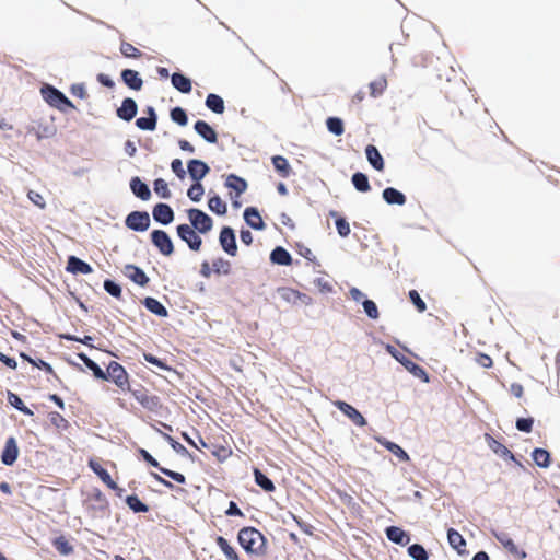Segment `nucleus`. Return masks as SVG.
I'll return each mask as SVG.
<instances>
[{"label": "nucleus", "instance_id": "1", "mask_svg": "<svg viewBox=\"0 0 560 560\" xmlns=\"http://www.w3.org/2000/svg\"><path fill=\"white\" fill-rule=\"evenodd\" d=\"M237 540L246 553L262 557L267 553L265 536L255 527H243L237 534Z\"/></svg>", "mask_w": 560, "mask_h": 560}, {"label": "nucleus", "instance_id": "2", "mask_svg": "<svg viewBox=\"0 0 560 560\" xmlns=\"http://www.w3.org/2000/svg\"><path fill=\"white\" fill-rule=\"evenodd\" d=\"M43 98L51 107L57 108L60 112H67V109H74L73 103L58 89L51 85H45L40 90Z\"/></svg>", "mask_w": 560, "mask_h": 560}, {"label": "nucleus", "instance_id": "3", "mask_svg": "<svg viewBox=\"0 0 560 560\" xmlns=\"http://www.w3.org/2000/svg\"><path fill=\"white\" fill-rule=\"evenodd\" d=\"M105 376L104 381H112L122 392L130 390L129 375L120 363L110 361Z\"/></svg>", "mask_w": 560, "mask_h": 560}, {"label": "nucleus", "instance_id": "4", "mask_svg": "<svg viewBox=\"0 0 560 560\" xmlns=\"http://www.w3.org/2000/svg\"><path fill=\"white\" fill-rule=\"evenodd\" d=\"M190 226L201 234H206L211 231L213 226L212 219L203 211L192 208L187 211Z\"/></svg>", "mask_w": 560, "mask_h": 560}, {"label": "nucleus", "instance_id": "5", "mask_svg": "<svg viewBox=\"0 0 560 560\" xmlns=\"http://www.w3.org/2000/svg\"><path fill=\"white\" fill-rule=\"evenodd\" d=\"M177 235L180 240H183L188 247L194 250H200L202 245L201 237L197 234L198 231L194 230L189 224H179L176 229Z\"/></svg>", "mask_w": 560, "mask_h": 560}, {"label": "nucleus", "instance_id": "6", "mask_svg": "<svg viewBox=\"0 0 560 560\" xmlns=\"http://www.w3.org/2000/svg\"><path fill=\"white\" fill-rule=\"evenodd\" d=\"M135 399L147 410L156 412L161 407V400L155 395H150L144 388L129 390Z\"/></svg>", "mask_w": 560, "mask_h": 560}, {"label": "nucleus", "instance_id": "7", "mask_svg": "<svg viewBox=\"0 0 560 560\" xmlns=\"http://www.w3.org/2000/svg\"><path fill=\"white\" fill-rule=\"evenodd\" d=\"M150 215L145 211H132L125 220L126 226L137 232L147 231L150 226Z\"/></svg>", "mask_w": 560, "mask_h": 560}, {"label": "nucleus", "instance_id": "8", "mask_svg": "<svg viewBox=\"0 0 560 560\" xmlns=\"http://www.w3.org/2000/svg\"><path fill=\"white\" fill-rule=\"evenodd\" d=\"M89 467L109 489L116 492V495H122L124 489L117 486L108 471L96 459L91 458L89 460Z\"/></svg>", "mask_w": 560, "mask_h": 560}, {"label": "nucleus", "instance_id": "9", "mask_svg": "<svg viewBox=\"0 0 560 560\" xmlns=\"http://www.w3.org/2000/svg\"><path fill=\"white\" fill-rule=\"evenodd\" d=\"M151 241L162 255L171 256L174 253L173 242L165 231H152Z\"/></svg>", "mask_w": 560, "mask_h": 560}, {"label": "nucleus", "instance_id": "10", "mask_svg": "<svg viewBox=\"0 0 560 560\" xmlns=\"http://www.w3.org/2000/svg\"><path fill=\"white\" fill-rule=\"evenodd\" d=\"M220 245L223 250L230 256H235L237 253V245L235 240V234L233 229L230 226H224L219 236Z\"/></svg>", "mask_w": 560, "mask_h": 560}, {"label": "nucleus", "instance_id": "11", "mask_svg": "<svg viewBox=\"0 0 560 560\" xmlns=\"http://www.w3.org/2000/svg\"><path fill=\"white\" fill-rule=\"evenodd\" d=\"M334 405L345 413L355 425L364 427L366 424L365 418L350 404L337 400Z\"/></svg>", "mask_w": 560, "mask_h": 560}, {"label": "nucleus", "instance_id": "12", "mask_svg": "<svg viewBox=\"0 0 560 560\" xmlns=\"http://www.w3.org/2000/svg\"><path fill=\"white\" fill-rule=\"evenodd\" d=\"M225 185H226V187H229L230 189L235 191V196L232 197V199H234L233 206L240 207L241 205L236 199H238L241 197V195L246 191V189H247L246 180L235 174H230L226 178Z\"/></svg>", "mask_w": 560, "mask_h": 560}, {"label": "nucleus", "instance_id": "13", "mask_svg": "<svg viewBox=\"0 0 560 560\" xmlns=\"http://www.w3.org/2000/svg\"><path fill=\"white\" fill-rule=\"evenodd\" d=\"M497 540L510 553H512L517 559L526 558V552L523 549H520L511 536L505 532H500L494 534Z\"/></svg>", "mask_w": 560, "mask_h": 560}, {"label": "nucleus", "instance_id": "14", "mask_svg": "<svg viewBox=\"0 0 560 560\" xmlns=\"http://www.w3.org/2000/svg\"><path fill=\"white\" fill-rule=\"evenodd\" d=\"M19 455L16 440L13 436L7 439L1 454V460L4 465L11 466L15 463Z\"/></svg>", "mask_w": 560, "mask_h": 560}, {"label": "nucleus", "instance_id": "15", "mask_svg": "<svg viewBox=\"0 0 560 560\" xmlns=\"http://www.w3.org/2000/svg\"><path fill=\"white\" fill-rule=\"evenodd\" d=\"M153 219L161 224H170L174 220V211L167 203H158L152 211Z\"/></svg>", "mask_w": 560, "mask_h": 560}, {"label": "nucleus", "instance_id": "16", "mask_svg": "<svg viewBox=\"0 0 560 560\" xmlns=\"http://www.w3.org/2000/svg\"><path fill=\"white\" fill-rule=\"evenodd\" d=\"M138 106L133 98L126 97L120 107L117 108V116L125 120L130 121L137 115Z\"/></svg>", "mask_w": 560, "mask_h": 560}, {"label": "nucleus", "instance_id": "17", "mask_svg": "<svg viewBox=\"0 0 560 560\" xmlns=\"http://www.w3.org/2000/svg\"><path fill=\"white\" fill-rule=\"evenodd\" d=\"M124 273L127 278L141 287H145L150 281L144 271L135 265H126Z\"/></svg>", "mask_w": 560, "mask_h": 560}, {"label": "nucleus", "instance_id": "18", "mask_svg": "<svg viewBox=\"0 0 560 560\" xmlns=\"http://www.w3.org/2000/svg\"><path fill=\"white\" fill-rule=\"evenodd\" d=\"M187 167L190 177L196 182L202 179L210 171L209 166L203 161L196 159L190 160Z\"/></svg>", "mask_w": 560, "mask_h": 560}, {"label": "nucleus", "instance_id": "19", "mask_svg": "<svg viewBox=\"0 0 560 560\" xmlns=\"http://www.w3.org/2000/svg\"><path fill=\"white\" fill-rule=\"evenodd\" d=\"M122 82L131 90L139 91L142 89L143 80L138 71L132 69H125L121 72Z\"/></svg>", "mask_w": 560, "mask_h": 560}, {"label": "nucleus", "instance_id": "20", "mask_svg": "<svg viewBox=\"0 0 560 560\" xmlns=\"http://www.w3.org/2000/svg\"><path fill=\"white\" fill-rule=\"evenodd\" d=\"M485 440H486L489 448L493 453H495L497 455H499L500 457H503V458L514 459L513 453L505 445H503L501 442L495 440L492 435H490L489 433H486Z\"/></svg>", "mask_w": 560, "mask_h": 560}, {"label": "nucleus", "instance_id": "21", "mask_svg": "<svg viewBox=\"0 0 560 560\" xmlns=\"http://www.w3.org/2000/svg\"><path fill=\"white\" fill-rule=\"evenodd\" d=\"M196 132L210 143L218 141L215 130L205 120H197L194 126Z\"/></svg>", "mask_w": 560, "mask_h": 560}, {"label": "nucleus", "instance_id": "22", "mask_svg": "<svg viewBox=\"0 0 560 560\" xmlns=\"http://www.w3.org/2000/svg\"><path fill=\"white\" fill-rule=\"evenodd\" d=\"M244 220L254 230L261 231L266 228V225L261 219V215L259 214L258 210L254 207H248L245 209Z\"/></svg>", "mask_w": 560, "mask_h": 560}, {"label": "nucleus", "instance_id": "23", "mask_svg": "<svg viewBox=\"0 0 560 560\" xmlns=\"http://www.w3.org/2000/svg\"><path fill=\"white\" fill-rule=\"evenodd\" d=\"M214 541L222 551L226 560H240V556L234 546L223 536H217Z\"/></svg>", "mask_w": 560, "mask_h": 560}, {"label": "nucleus", "instance_id": "24", "mask_svg": "<svg viewBox=\"0 0 560 560\" xmlns=\"http://www.w3.org/2000/svg\"><path fill=\"white\" fill-rule=\"evenodd\" d=\"M365 154L369 163L376 170L382 172L385 167L383 156L381 155L377 148L373 144H369L365 148Z\"/></svg>", "mask_w": 560, "mask_h": 560}, {"label": "nucleus", "instance_id": "25", "mask_svg": "<svg viewBox=\"0 0 560 560\" xmlns=\"http://www.w3.org/2000/svg\"><path fill=\"white\" fill-rule=\"evenodd\" d=\"M67 270L74 275H77V273L88 275V273H91L93 269L88 262L81 260L80 258H78L75 256H70L68 258Z\"/></svg>", "mask_w": 560, "mask_h": 560}, {"label": "nucleus", "instance_id": "26", "mask_svg": "<svg viewBox=\"0 0 560 560\" xmlns=\"http://www.w3.org/2000/svg\"><path fill=\"white\" fill-rule=\"evenodd\" d=\"M387 538L398 545L406 546L410 541L409 535L397 526L386 528Z\"/></svg>", "mask_w": 560, "mask_h": 560}, {"label": "nucleus", "instance_id": "27", "mask_svg": "<svg viewBox=\"0 0 560 560\" xmlns=\"http://www.w3.org/2000/svg\"><path fill=\"white\" fill-rule=\"evenodd\" d=\"M148 117H140L136 120V126L141 130H154L156 127V114L153 107L147 108Z\"/></svg>", "mask_w": 560, "mask_h": 560}, {"label": "nucleus", "instance_id": "28", "mask_svg": "<svg viewBox=\"0 0 560 560\" xmlns=\"http://www.w3.org/2000/svg\"><path fill=\"white\" fill-rule=\"evenodd\" d=\"M130 188L132 192L142 200H149L151 191L147 184H144L139 177H133L130 180Z\"/></svg>", "mask_w": 560, "mask_h": 560}, {"label": "nucleus", "instance_id": "29", "mask_svg": "<svg viewBox=\"0 0 560 560\" xmlns=\"http://www.w3.org/2000/svg\"><path fill=\"white\" fill-rule=\"evenodd\" d=\"M383 198L389 205H399L402 206L406 203V196L393 187H387L383 190Z\"/></svg>", "mask_w": 560, "mask_h": 560}, {"label": "nucleus", "instance_id": "30", "mask_svg": "<svg viewBox=\"0 0 560 560\" xmlns=\"http://www.w3.org/2000/svg\"><path fill=\"white\" fill-rule=\"evenodd\" d=\"M171 81L173 86L182 93H190L191 92V81L189 78L185 77L182 73L175 72L171 77Z\"/></svg>", "mask_w": 560, "mask_h": 560}, {"label": "nucleus", "instance_id": "31", "mask_svg": "<svg viewBox=\"0 0 560 560\" xmlns=\"http://www.w3.org/2000/svg\"><path fill=\"white\" fill-rule=\"evenodd\" d=\"M270 260L277 265L289 266L292 262V257L285 248L279 246L271 252Z\"/></svg>", "mask_w": 560, "mask_h": 560}, {"label": "nucleus", "instance_id": "32", "mask_svg": "<svg viewBox=\"0 0 560 560\" xmlns=\"http://www.w3.org/2000/svg\"><path fill=\"white\" fill-rule=\"evenodd\" d=\"M143 305L153 314L166 317L168 312L166 307L155 298L148 296L143 300Z\"/></svg>", "mask_w": 560, "mask_h": 560}, {"label": "nucleus", "instance_id": "33", "mask_svg": "<svg viewBox=\"0 0 560 560\" xmlns=\"http://www.w3.org/2000/svg\"><path fill=\"white\" fill-rule=\"evenodd\" d=\"M272 164L275 170L282 178H288L291 174V166L288 160L282 155L272 156Z\"/></svg>", "mask_w": 560, "mask_h": 560}, {"label": "nucleus", "instance_id": "34", "mask_svg": "<svg viewBox=\"0 0 560 560\" xmlns=\"http://www.w3.org/2000/svg\"><path fill=\"white\" fill-rule=\"evenodd\" d=\"M212 270L217 276H229L232 272V264L228 259L218 257L212 261Z\"/></svg>", "mask_w": 560, "mask_h": 560}, {"label": "nucleus", "instance_id": "35", "mask_svg": "<svg viewBox=\"0 0 560 560\" xmlns=\"http://www.w3.org/2000/svg\"><path fill=\"white\" fill-rule=\"evenodd\" d=\"M447 539L454 549H456L459 553L464 552V547L466 546V541L463 536L454 528H450L447 530Z\"/></svg>", "mask_w": 560, "mask_h": 560}, {"label": "nucleus", "instance_id": "36", "mask_svg": "<svg viewBox=\"0 0 560 560\" xmlns=\"http://www.w3.org/2000/svg\"><path fill=\"white\" fill-rule=\"evenodd\" d=\"M206 106L215 114H222L224 112L223 98L213 93L208 94L206 98Z\"/></svg>", "mask_w": 560, "mask_h": 560}, {"label": "nucleus", "instance_id": "37", "mask_svg": "<svg viewBox=\"0 0 560 560\" xmlns=\"http://www.w3.org/2000/svg\"><path fill=\"white\" fill-rule=\"evenodd\" d=\"M79 359L85 364V366L88 369H90L92 372H93V375L96 377V378H100V380H105L106 378V372H104L100 366L98 364H96L92 359H90L86 354L84 353H79L78 354Z\"/></svg>", "mask_w": 560, "mask_h": 560}, {"label": "nucleus", "instance_id": "38", "mask_svg": "<svg viewBox=\"0 0 560 560\" xmlns=\"http://www.w3.org/2000/svg\"><path fill=\"white\" fill-rule=\"evenodd\" d=\"M255 482L261 487L266 492L275 491L276 487L273 482L258 468L254 469Z\"/></svg>", "mask_w": 560, "mask_h": 560}, {"label": "nucleus", "instance_id": "39", "mask_svg": "<svg viewBox=\"0 0 560 560\" xmlns=\"http://www.w3.org/2000/svg\"><path fill=\"white\" fill-rule=\"evenodd\" d=\"M352 184L357 190L361 192H366L371 189L369 178L364 173L357 172L352 175Z\"/></svg>", "mask_w": 560, "mask_h": 560}, {"label": "nucleus", "instance_id": "40", "mask_svg": "<svg viewBox=\"0 0 560 560\" xmlns=\"http://www.w3.org/2000/svg\"><path fill=\"white\" fill-rule=\"evenodd\" d=\"M52 546L56 550L63 555L68 556L73 552V546L69 542V540L65 536H58L52 540Z\"/></svg>", "mask_w": 560, "mask_h": 560}, {"label": "nucleus", "instance_id": "41", "mask_svg": "<svg viewBox=\"0 0 560 560\" xmlns=\"http://www.w3.org/2000/svg\"><path fill=\"white\" fill-rule=\"evenodd\" d=\"M330 215L336 219L335 224L338 234L341 237H347L351 232L349 222L345 218L340 217L336 211H330Z\"/></svg>", "mask_w": 560, "mask_h": 560}, {"label": "nucleus", "instance_id": "42", "mask_svg": "<svg viewBox=\"0 0 560 560\" xmlns=\"http://www.w3.org/2000/svg\"><path fill=\"white\" fill-rule=\"evenodd\" d=\"M533 459L537 466L542 468H547L550 465V454L545 448H535Z\"/></svg>", "mask_w": 560, "mask_h": 560}, {"label": "nucleus", "instance_id": "43", "mask_svg": "<svg viewBox=\"0 0 560 560\" xmlns=\"http://www.w3.org/2000/svg\"><path fill=\"white\" fill-rule=\"evenodd\" d=\"M209 209L220 215H223L226 213V203L219 197L213 196L208 201Z\"/></svg>", "mask_w": 560, "mask_h": 560}, {"label": "nucleus", "instance_id": "44", "mask_svg": "<svg viewBox=\"0 0 560 560\" xmlns=\"http://www.w3.org/2000/svg\"><path fill=\"white\" fill-rule=\"evenodd\" d=\"M48 419L50 423L58 430H67L70 425L68 420L57 411L49 412Z\"/></svg>", "mask_w": 560, "mask_h": 560}, {"label": "nucleus", "instance_id": "45", "mask_svg": "<svg viewBox=\"0 0 560 560\" xmlns=\"http://www.w3.org/2000/svg\"><path fill=\"white\" fill-rule=\"evenodd\" d=\"M8 400L19 411L26 416H33V411L24 405L23 400L16 394L9 392Z\"/></svg>", "mask_w": 560, "mask_h": 560}, {"label": "nucleus", "instance_id": "46", "mask_svg": "<svg viewBox=\"0 0 560 560\" xmlns=\"http://www.w3.org/2000/svg\"><path fill=\"white\" fill-rule=\"evenodd\" d=\"M401 363L407 368L408 371H410L415 376L423 378L424 381H428L427 372L423 368L418 365L417 363L412 362L411 360L404 358V361Z\"/></svg>", "mask_w": 560, "mask_h": 560}, {"label": "nucleus", "instance_id": "47", "mask_svg": "<svg viewBox=\"0 0 560 560\" xmlns=\"http://www.w3.org/2000/svg\"><path fill=\"white\" fill-rule=\"evenodd\" d=\"M371 96L377 97L383 94V92L387 88V80L384 77H381L370 83Z\"/></svg>", "mask_w": 560, "mask_h": 560}, {"label": "nucleus", "instance_id": "48", "mask_svg": "<svg viewBox=\"0 0 560 560\" xmlns=\"http://www.w3.org/2000/svg\"><path fill=\"white\" fill-rule=\"evenodd\" d=\"M127 505L133 511V512H148L149 506L144 504L137 495H128L126 498Z\"/></svg>", "mask_w": 560, "mask_h": 560}, {"label": "nucleus", "instance_id": "49", "mask_svg": "<svg viewBox=\"0 0 560 560\" xmlns=\"http://www.w3.org/2000/svg\"><path fill=\"white\" fill-rule=\"evenodd\" d=\"M327 129L335 136H341L345 131L343 122L338 117H329L326 121Z\"/></svg>", "mask_w": 560, "mask_h": 560}, {"label": "nucleus", "instance_id": "50", "mask_svg": "<svg viewBox=\"0 0 560 560\" xmlns=\"http://www.w3.org/2000/svg\"><path fill=\"white\" fill-rule=\"evenodd\" d=\"M120 52L127 58L138 59L142 56V52L128 42L120 44Z\"/></svg>", "mask_w": 560, "mask_h": 560}, {"label": "nucleus", "instance_id": "51", "mask_svg": "<svg viewBox=\"0 0 560 560\" xmlns=\"http://www.w3.org/2000/svg\"><path fill=\"white\" fill-rule=\"evenodd\" d=\"M388 451H390L395 456H397L400 460L407 462L409 460V455L396 443L386 441L382 443Z\"/></svg>", "mask_w": 560, "mask_h": 560}, {"label": "nucleus", "instance_id": "52", "mask_svg": "<svg viewBox=\"0 0 560 560\" xmlns=\"http://www.w3.org/2000/svg\"><path fill=\"white\" fill-rule=\"evenodd\" d=\"M408 555L415 560H428V552L423 546L413 544L408 548Z\"/></svg>", "mask_w": 560, "mask_h": 560}, {"label": "nucleus", "instance_id": "53", "mask_svg": "<svg viewBox=\"0 0 560 560\" xmlns=\"http://www.w3.org/2000/svg\"><path fill=\"white\" fill-rule=\"evenodd\" d=\"M171 118L180 126H186L188 122L187 114L182 107H174L171 110Z\"/></svg>", "mask_w": 560, "mask_h": 560}, {"label": "nucleus", "instance_id": "54", "mask_svg": "<svg viewBox=\"0 0 560 560\" xmlns=\"http://www.w3.org/2000/svg\"><path fill=\"white\" fill-rule=\"evenodd\" d=\"M21 357L24 360L28 361L31 364L37 366L38 369H42V370L46 371L47 373L54 374L57 377V375L54 372L52 366L49 363H47L46 361L40 360V359L34 360V359H32L31 357H28V355H26L24 353H22Z\"/></svg>", "mask_w": 560, "mask_h": 560}, {"label": "nucleus", "instance_id": "55", "mask_svg": "<svg viewBox=\"0 0 560 560\" xmlns=\"http://www.w3.org/2000/svg\"><path fill=\"white\" fill-rule=\"evenodd\" d=\"M211 453L213 456H215L219 460L222 462L231 456L232 450L229 446L224 445H212Z\"/></svg>", "mask_w": 560, "mask_h": 560}, {"label": "nucleus", "instance_id": "56", "mask_svg": "<svg viewBox=\"0 0 560 560\" xmlns=\"http://www.w3.org/2000/svg\"><path fill=\"white\" fill-rule=\"evenodd\" d=\"M203 192H205L203 186L199 182H196L195 184H192L189 187V189L187 191V196L192 201H199L201 199V197L203 196Z\"/></svg>", "mask_w": 560, "mask_h": 560}, {"label": "nucleus", "instance_id": "57", "mask_svg": "<svg viewBox=\"0 0 560 560\" xmlns=\"http://www.w3.org/2000/svg\"><path fill=\"white\" fill-rule=\"evenodd\" d=\"M408 295L419 313H423L427 310V304L421 299L417 290H410Z\"/></svg>", "mask_w": 560, "mask_h": 560}, {"label": "nucleus", "instance_id": "58", "mask_svg": "<svg viewBox=\"0 0 560 560\" xmlns=\"http://www.w3.org/2000/svg\"><path fill=\"white\" fill-rule=\"evenodd\" d=\"M154 191L161 196L162 198H170L171 197V191L168 189V185L167 183L162 179V178H159L154 182Z\"/></svg>", "mask_w": 560, "mask_h": 560}, {"label": "nucleus", "instance_id": "59", "mask_svg": "<svg viewBox=\"0 0 560 560\" xmlns=\"http://www.w3.org/2000/svg\"><path fill=\"white\" fill-rule=\"evenodd\" d=\"M105 291L114 298L120 299L121 296V288L116 282L107 279L104 281Z\"/></svg>", "mask_w": 560, "mask_h": 560}, {"label": "nucleus", "instance_id": "60", "mask_svg": "<svg viewBox=\"0 0 560 560\" xmlns=\"http://www.w3.org/2000/svg\"><path fill=\"white\" fill-rule=\"evenodd\" d=\"M363 307H364L366 315L370 318H372V319L378 318L380 314H378L377 306L372 300H364Z\"/></svg>", "mask_w": 560, "mask_h": 560}, {"label": "nucleus", "instance_id": "61", "mask_svg": "<svg viewBox=\"0 0 560 560\" xmlns=\"http://www.w3.org/2000/svg\"><path fill=\"white\" fill-rule=\"evenodd\" d=\"M534 419L533 418H518L516 420V429L522 432L529 433L533 429Z\"/></svg>", "mask_w": 560, "mask_h": 560}, {"label": "nucleus", "instance_id": "62", "mask_svg": "<svg viewBox=\"0 0 560 560\" xmlns=\"http://www.w3.org/2000/svg\"><path fill=\"white\" fill-rule=\"evenodd\" d=\"M159 470L164 474L165 476L170 477L171 479H173L174 481L178 482V483H185L186 482V477L180 474V472H177V471H173L171 469H167L165 467H159Z\"/></svg>", "mask_w": 560, "mask_h": 560}, {"label": "nucleus", "instance_id": "63", "mask_svg": "<svg viewBox=\"0 0 560 560\" xmlns=\"http://www.w3.org/2000/svg\"><path fill=\"white\" fill-rule=\"evenodd\" d=\"M27 198L38 208L44 209L46 207V201L42 194L35 190H28Z\"/></svg>", "mask_w": 560, "mask_h": 560}, {"label": "nucleus", "instance_id": "64", "mask_svg": "<svg viewBox=\"0 0 560 560\" xmlns=\"http://www.w3.org/2000/svg\"><path fill=\"white\" fill-rule=\"evenodd\" d=\"M475 362L485 369H489L493 364L492 359L488 354L481 352L476 354Z\"/></svg>", "mask_w": 560, "mask_h": 560}]
</instances>
